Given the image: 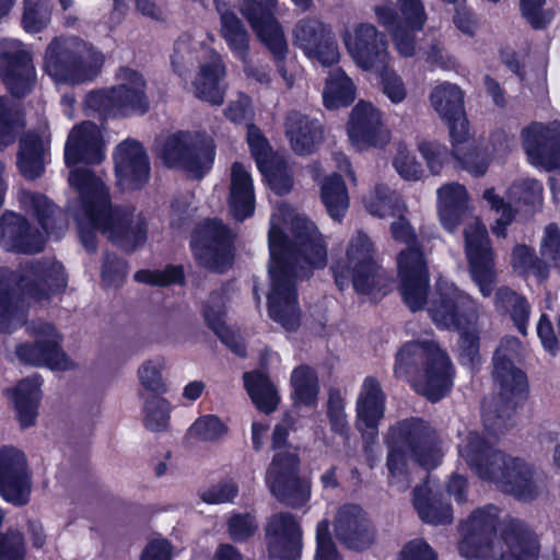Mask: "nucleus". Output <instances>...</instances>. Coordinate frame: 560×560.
Here are the masks:
<instances>
[{
	"label": "nucleus",
	"instance_id": "f257e3e1",
	"mask_svg": "<svg viewBox=\"0 0 560 560\" xmlns=\"http://www.w3.org/2000/svg\"><path fill=\"white\" fill-rule=\"evenodd\" d=\"M104 158L102 131L94 122H82L70 131L65 147V160L69 167H73L68 180L75 197L70 199L68 209L89 250L95 247L96 231L127 249H132L144 241L143 221L135 217L128 207L113 208L108 188L101 176L78 166L80 163L98 164Z\"/></svg>",
	"mask_w": 560,
	"mask_h": 560
},
{
	"label": "nucleus",
	"instance_id": "f03ea898",
	"mask_svg": "<svg viewBox=\"0 0 560 560\" xmlns=\"http://www.w3.org/2000/svg\"><path fill=\"white\" fill-rule=\"evenodd\" d=\"M269 252V315L287 330H294L300 323L295 280L326 266L323 236L313 222L280 205L270 219Z\"/></svg>",
	"mask_w": 560,
	"mask_h": 560
},
{
	"label": "nucleus",
	"instance_id": "7ed1b4c3",
	"mask_svg": "<svg viewBox=\"0 0 560 560\" xmlns=\"http://www.w3.org/2000/svg\"><path fill=\"white\" fill-rule=\"evenodd\" d=\"M498 510L475 511L462 525L459 553L467 560H537L536 536L520 521L510 520L497 533Z\"/></svg>",
	"mask_w": 560,
	"mask_h": 560
},
{
	"label": "nucleus",
	"instance_id": "20e7f679",
	"mask_svg": "<svg viewBox=\"0 0 560 560\" xmlns=\"http://www.w3.org/2000/svg\"><path fill=\"white\" fill-rule=\"evenodd\" d=\"M458 453L481 478L518 500H533L542 488L529 465L492 451L478 433L469 432L458 445Z\"/></svg>",
	"mask_w": 560,
	"mask_h": 560
},
{
	"label": "nucleus",
	"instance_id": "39448f33",
	"mask_svg": "<svg viewBox=\"0 0 560 560\" xmlns=\"http://www.w3.org/2000/svg\"><path fill=\"white\" fill-rule=\"evenodd\" d=\"M478 308L477 301L442 278L438 280L435 294L428 308L438 327L459 332V360L469 369H474L480 361Z\"/></svg>",
	"mask_w": 560,
	"mask_h": 560
},
{
	"label": "nucleus",
	"instance_id": "423d86ee",
	"mask_svg": "<svg viewBox=\"0 0 560 560\" xmlns=\"http://www.w3.org/2000/svg\"><path fill=\"white\" fill-rule=\"evenodd\" d=\"M387 444L389 483L405 491L410 483L408 459L431 469L442 459L443 452L435 432L422 420L410 419L390 428Z\"/></svg>",
	"mask_w": 560,
	"mask_h": 560
},
{
	"label": "nucleus",
	"instance_id": "0eeeda50",
	"mask_svg": "<svg viewBox=\"0 0 560 560\" xmlns=\"http://www.w3.org/2000/svg\"><path fill=\"white\" fill-rule=\"evenodd\" d=\"M395 375L431 401L444 397L453 385V366L434 341H410L397 353Z\"/></svg>",
	"mask_w": 560,
	"mask_h": 560
},
{
	"label": "nucleus",
	"instance_id": "6e6552de",
	"mask_svg": "<svg viewBox=\"0 0 560 560\" xmlns=\"http://www.w3.org/2000/svg\"><path fill=\"white\" fill-rule=\"evenodd\" d=\"M19 200L25 210L36 215L42 231L33 230L21 215L7 212L0 219V246L8 250L35 253L43 249L46 237L61 236L67 228L66 222L46 197L22 190Z\"/></svg>",
	"mask_w": 560,
	"mask_h": 560
},
{
	"label": "nucleus",
	"instance_id": "1a4fd4ad",
	"mask_svg": "<svg viewBox=\"0 0 560 560\" xmlns=\"http://www.w3.org/2000/svg\"><path fill=\"white\" fill-rule=\"evenodd\" d=\"M66 284L62 266L57 262L47 270L33 268L19 280L13 272L0 268V332H12L23 324L24 312L20 306L22 300L40 303Z\"/></svg>",
	"mask_w": 560,
	"mask_h": 560
},
{
	"label": "nucleus",
	"instance_id": "9d476101",
	"mask_svg": "<svg viewBox=\"0 0 560 560\" xmlns=\"http://www.w3.org/2000/svg\"><path fill=\"white\" fill-rule=\"evenodd\" d=\"M331 271L340 290L352 283L358 294L371 301L378 300L387 292V278L374 260L372 242L363 233L350 238L345 254L334 260Z\"/></svg>",
	"mask_w": 560,
	"mask_h": 560
},
{
	"label": "nucleus",
	"instance_id": "9b49d317",
	"mask_svg": "<svg viewBox=\"0 0 560 560\" xmlns=\"http://www.w3.org/2000/svg\"><path fill=\"white\" fill-rule=\"evenodd\" d=\"M104 56L77 37H56L47 46L43 69L56 84L75 85L92 80Z\"/></svg>",
	"mask_w": 560,
	"mask_h": 560
},
{
	"label": "nucleus",
	"instance_id": "f8f14e48",
	"mask_svg": "<svg viewBox=\"0 0 560 560\" xmlns=\"http://www.w3.org/2000/svg\"><path fill=\"white\" fill-rule=\"evenodd\" d=\"M290 421L277 424L272 434L276 451L266 474V483L270 492L281 502L300 508L311 497L310 483L299 477L300 459L298 450L287 444Z\"/></svg>",
	"mask_w": 560,
	"mask_h": 560
},
{
	"label": "nucleus",
	"instance_id": "ddd939ff",
	"mask_svg": "<svg viewBox=\"0 0 560 560\" xmlns=\"http://www.w3.org/2000/svg\"><path fill=\"white\" fill-rule=\"evenodd\" d=\"M392 223V234L407 248L398 256V276L401 281V295L411 311L420 310L427 298L429 276L423 254L417 237L404 214H398Z\"/></svg>",
	"mask_w": 560,
	"mask_h": 560
},
{
	"label": "nucleus",
	"instance_id": "4468645a",
	"mask_svg": "<svg viewBox=\"0 0 560 560\" xmlns=\"http://www.w3.org/2000/svg\"><path fill=\"white\" fill-rule=\"evenodd\" d=\"M163 162L173 168L200 178L210 168L214 160V145L210 139L198 133L176 132L168 136L160 149Z\"/></svg>",
	"mask_w": 560,
	"mask_h": 560
},
{
	"label": "nucleus",
	"instance_id": "2eb2a0df",
	"mask_svg": "<svg viewBox=\"0 0 560 560\" xmlns=\"http://www.w3.org/2000/svg\"><path fill=\"white\" fill-rule=\"evenodd\" d=\"M465 253L471 280L485 298L491 295L497 282L494 254L482 222L470 217L465 230Z\"/></svg>",
	"mask_w": 560,
	"mask_h": 560
},
{
	"label": "nucleus",
	"instance_id": "dca6fc26",
	"mask_svg": "<svg viewBox=\"0 0 560 560\" xmlns=\"http://www.w3.org/2000/svg\"><path fill=\"white\" fill-rule=\"evenodd\" d=\"M241 12L248 20L257 37L269 48L278 60L279 71L288 86L293 84V75L288 74L282 59L288 45L281 26L273 18L277 0H242Z\"/></svg>",
	"mask_w": 560,
	"mask_h": 560
},
{
	"label": "nucleus",
	"instance_id": "f3484780",
	"mask_svg": "<svg viewBox=\"0 0 560 560\" xmlns=\"http://www.w3.org/2000/svg\"><path fill=\"white\" fill-rule=\"evenodd\" d=\"M346 131L351 147L360 152L372 148L382 149L390 140L382 112L366 101H359L351 109Z\"/></svg>",
	"mask_w": 560,
	"mask_h": 560
},
{
	"label": "nucleus",
	"instance_id": "a211bd4d",
	"mask_svg": "<svg viewBox=\"0 0 560 560\" xmlns=\"http://www.w3.org/2000/svg\"><path fill=\"white\" fill-rule=\"evenodd\" d=\"M27 330L35 338V343H24L16 348V357L21 362L45 365L55 371H67L75 366L74 362L59 348L60 337L52 325L32 324Z\"/></svg>",
	"mask_w": 560,
	"mask_h": 560
},
{
	"label": "nucleus",
	"instance_id": "6ab92c4d",
	"mask_svg": "<svg viewBox=\"0 0 560 560\" xmlns=\"http://www.w3.org/2000/svg\"><path fill=\"white\" fill-rule=\"evenodd\" d=\"M343 44L354 63L371 71L383 70L389 60L385 35L370 23H360L343 34Z\"/></svg>",
	"mask_w": 560,
	"mask_h": 560
},
{
	"label": "nucleus",
	"instance_id": "aec40b11",
	"mask_svg": "<svg viewBox=\"0 0 560 560\" xmlns=\"http://www.w3.org/2000/svg\"><path fill=\"white\" fill-rule=\"evenodd\" d=\"M0 77L14 96L25 95L34 85L36 72L32 52L20 40L0 38Z\"/></svg>",
	"mask_w": 560,
	"mask_h": 560
},
{
	"label": "nucleus",
	"instance_id": "412c9836",
	"mask_svg": "<svg viewBox=\"0 0 560 560\" xmlns=\"http://www.w3.org/2000/svg\"><path fill=\"white\" fill-rule=\"evenodd\" d=\"M191 247L198 262L210 270L222 272L232 264V234L218 220L207 221L197 231Z\"/></svg>",
	"mask_w": 560,
	"mask_h": 560
},
{
	"label": "nucleus",
	"instance_id": "4be33fe9",
	"mask_svg": "<svg viewBox=\"0 0 560 560\" xmlns=\"http://www.w3.org/2000/svg\"><path fill=\"white\" fill-rule=\"evenodd\" d=\"M0 494L15 505L28 502L31 480L24 453L13 446L0 448Z\"/></svg>",
	"mask_w": 560,
	"mask_h": 560
},
{
	"label": "nucleus",
	"instance_id": "5701e85b",
	"mask_svg": "<svg viewBox=\"0 0 560 560\" xmlns=\"http://www.w3.org/2000/svg\"><path fill=\"white\" fill-rule=\"evenodd\" d=\"M214 3L220 15V34L233 55L243 62V69L247 78L260 83L268 82V73L264 69L254 67L248 60L249 35L241 20L225 1L214 0Z\"/></svg>",
	"mask_w": 560,
	"mask_h": 560
},
{
	"label": "nucleus",
	"instance_id": "b1692460",
	"mask_svg": "<svg viewBox=\"0 0 560 560\" xmlns=\"http://www.w3.org/2000/svg\"><path fill=\"white\" fill-rule=\"evenodd\" d=\"M523 142L529 162L547 171L560 167V124L546 127L533 124L523 131Z\"/></svg>",
	"mask_w": 560,
	"mask_h": 560
},
{
	"label": "nucleus",
	"instance_id": "393cba45",
	"mask_svg": "<svg viewBox=\"0 0 560 560\" xmlns=\"http://www.w3.org/2000/svg\"><path fill=\"white\" fill-rule=\"evenodd\" d=\"M117 185L121 190L138 189L148 183L150 163L142 145L133 140L121 142L115 151Z\"/></svg>",
	"mask_w": 560,
	"mask_h": 560
},
{
	"label": "nucleus",
	"instance_id": "a878e982",
	"mask_svg": "<svg viewBox=\"0 0 560 560\" xmlns=\"http://www.w3.org/2000/svg\"><path fill=\"white\" fill-rule=\"evenodd\" d=\"M269 555L283 560H294L301 550L302 533L291 514H273L266 527Z\"/></svg>",
	"mask_w": 560,
	"mask_h": 560
},
{
	"label": "nucleus",
	"instance_id": "bb28decb",
	"mask_svg": "<svg viewBox=\"0 0 560 560\" xmlns=\"http://www.w3.org/2000/svg\"><path fill=\"white\" fill-rule=\"evenodd\" d=\"M335 535L348 548L363 550L374 541V529L358 505L342 506L336 517Z\"/></svg>",
	"mask_w": 560,
	"mask_h": 560
},
{
	"label": "nucleus",
	"instance_id": "cd10ccee",
	"mask_svg": "<svg viewBox=\"0 0 560 560\" xmlns=\"http://www.w3.org/2000/svg\"><path fill=\"white\" fill-rule=\"evenodd\" d=\"M207 59L200 62L199 70L191 82V91L196 97L212 105H221L225 89L222 81L225 66L215 50H209Z\"/></svg>",
	"mask_w": 560,
	"mask_h": 560
},
{
	"label": "nucleus",
	"instance_id": "c85d7f7f",
	"mask_svg": "<svg viewBox=\"0 0 560 560\" xmlns=\"http://www.w3.org/2000/svg\"><path fill=\"white\" fill-rule=\"evenodd\" d=\"M384 411L385 395L380 383L373 377H366L357 399V427L364 438H375Z\"/></svg>",
	"mask_w": 560,
	"mask_h": 560
},
{
	"label": "nucleus",
	"instance_id": "c756f323",
	"mask_svg": "<svg viewBox=\"0 0 560 560\" xmlns=\"http://www.w3.org/2000/svg\"><path fill=\"white\" fill-rule=\"evenodd\" d=\"M121 116L144 114L149 108L143 77L128 68L117 74V85L112 88Z\"/></svg>",
	"mask_w": 560,
	"mask_h": 560
},
{
	"label": "nucleus",
	"instance_id": "7c9ffc66",
	"mask_svg": "<svg viewBox=\"0 0 560 560\" xmlns=\"http://www.w3.org/2000/svg\"><path fill=\"white\" fill-rule=\"evenodd\" d=\"M450 126V135L453 142V154L462 166L475 176L483 175L488 167V160L483 152L470 149L468 143V121L462 112L453 118L445 120Z\"/></svg>",
	"mask_w": 560,
	"mask_h": 560
},
{
	"label": "nucleus",
	"instance_id": "2f4dec72",
	"mask_svg": "<svg viewBox=\"0 0 560 560\" xmlns=\"http://www.w3.org/2000/svg\"><path fill=\"white\" fill-rule=\"evenodd\" d=\"M228 203L232 215L243 221L254 214L255 187L247 167L235 162L231 166Z\"/></svg>",
	"mask_w": 560,
	"mask_h": 560
},
{
	"label": "nucleus",
	"instance_id": "473e14b6",
	"mask_svg": "<svg viewBox=\"0 0 560 560\" xmlns=\"http://www.w3.org/2000/svg\"><path fill=\"white\" fill-rule=\"evenodd\" d=\"M493 377L503 402L516 405L525 399L528 389L525 374L501 355L500 350L494 354Z\"/></svg>",
	"mask_w": 560,
	"mask_h": 560
},
{
	"label": "nucleus",
	"instance_id": "72a5a7b5",
	"mask_svg": "<svg viewBox=\"0 0 560 560\" xmlns=\"http://www.w3.org/2000/svg\"><path fill=\"white\" fill-rule=\"evenodd\" d=\"M439 218L445 230L454 232L470 214L468 195L460 184H447L438 190Z\"/></svg>",
	"mask_w": 560,
	"mask_h": 560
},
{
	"label": "nucleus",
	"instance_id": "f704fd0d",
	"mask_svg": "<svg viewBox=\"0 0 560 560\" xmlns=\"http://www.w3.org/2000/svg\"><path fill=\"white\" fill-rule=\"evenodd\" d=\"M213 36L206 33L194 35H183L174 44L171 56V65L178 75H184L192 63L198 60L207 59V52L212 50L209 44L213 42Z\"/></svg>",
	"mask_w": 560,
	"mask_h": 560
},
{
	"label": "nucleus",
	"instance_id": "c9c22d12",
	"mask_svg": "<svg viewBox=\"0 0 560 560\" xmlns=\"http://www.w3.org/2000/svg\"><path fill=\"white\" fill-rule=\"evenodd\" d=\"M284 128L292 149L299 154L311 153L323 138L320 125L299 112L288 114Z\"/></svg>",
	"mask_w": 560,
	"mask_h": 560
},
{
	"label": "nucleus",
	"instance_id": "e433bc0d",
	"mask_svg": "<svg viewBox=\"0 0 560 560\" xmlns=\"http://www.w3.org/2000/svg\"><path fill=\"white\" fill-rule=\"evenodd\" d=\"M374 13L380 25L385 27L393 37L395 47L399 55L410 57L416 51L415 33L397 21L395 11L390 3H382L374 7Z\"/></svg>",
	"mask_w": 560,
	"mask_h": 560
},
{
	"label": "nucleus",
	"instance_id": "4c0bfd02",
	"mask_svg": "<svg viewBox=\"0 0 560 560\" xmlns=\"http://www.w3.org/2000/svg\"><path fill=\"white\" fill-rule=\"evenodd\" d=\"M40 385V377L33 375L20 382L12 392V399L22 427L32 425L36 419Z\"/></svg>",
	"mask_w": 560,
	"mask_h": 560
},
{
	"label": "nucleus",
	"instance_id": "58836bf2",
	"mask_svg": "<svg viewBox=\"0 0 560 560\" xmlns=\"http://www.w3.org/2000/svg\"><path fill=\"white\" fill-rule=\"evenodd\" d=\"M47 144V139L33 133L21 140L18 165L25 177L33 179L43 173Z\"/></svg>",
	"mask_w": 560,
	"mask_h": 560
},
{
	"label": "nucleus",
	"instance_id": "ea45409f",
	"mask_svg": "<svg viewBox=\"0 0 560 560\" xmlns=\"http://www.w3.org/2000/svg\"><path fill=\"white\" fill-rule=\"evenodd\" d=\"M244 383L253 402L260 411L270 413L277 408L280 396L266 374L261 372L245 373Z\"/></svg>",
	"mask_w": 560,
	"mask_h": 560
},
{
	"label": "nucleus",
	"instance_id": "a19ab883",
	"mask_svg": "<svg viewBox=\"0 0 560 560\" xmlns=\"http://www.w3.org/2000/svg\"><path fill=\"white\" fill-rule=\"evenodd\" d=\"M355 97V88L352 80L341 69H335L327 78L323 100L329 109L348 106Z\"/></svg>",
	"mask_w": 560,
	"mask_h": 560
},
{
	"label": "nucleus",
	"instance_id": "79ce46f5",
	"mask_svg": "<svg viewBox=\"0 0 560 560\" xmlns=\"http://www.w3.org/2000/svg\"><path fill=\"white\" fill-rule=\"evenodd\" d=\"M205 319L219 338L236 354L244 355L245 348L238 335L225 326L223 322L224 308L218 296H212L205 308Z\"/></svg>",
	"mask_w": 560,
	"mask_h": 560
},
{
	"label": "nucleus",
	"instance_id": "37998d69",
	"mask_svg": "<svg viewBox=\"0 0 560 560\" xmlns=\"http://www.w3.org/2000/svg\"><path fill=\"white\" fill-rule=\"evenodd\" d=\"M320 198L334 220L339 221L345 217L349 208V195L340 176L332 175L320 183Z\"/></svg>",
	"mask_w": 560,
	"mask_h": 560
},
{
	"label": "nucleus",
	"instance_id": "c03bdc74",
	"mask_svg": "<svg viewBox=\"0 0 560 560\" xmlns=\"http://www.w3.org/2000/svg\"><path fill=\"white\" fill-rule=\"evenodd\" d=\"M292 396L295 404L313 407L319 393L318 377L315 371L306 365L295 368L290 378Z\"/></svg>",
	"mask_w": 560,
	"mask_h": 560
},
{
	"label": "nucleus",
	"instance_id": "a18cd8bd",
	"mask_svg": "<svg viewBox=\"0 0 560 560\" xmlns=\"http://www.w3.org/2000/svg\"><path fill=\"white\" fill-rule=\"evenodd\" d=\"M431 105L444 120L464 112V95L462 90L452 83L436 85L430 94Z\"/></svg>",
	"mask_w": 560,
	"mask_h": 560
},
{
	"label": "nucleus",
	"instance_id": "49530a36",
	"mask_svg": "<svg viewBox=\"0 0 560 560\" xmlns=\"http://www.w3.org/2000/svg\"><path fill=\"white\" fill-rule=\"evenodd\" d=\"M430 492L428 483L416 488L413 492V505L421 520L436 525L451 523L453 520L451 506L430 499Z\"/></svg>",
	"mask_w": 560,
	"mask_h": 560
},
{
	"label": "nucleus",
	"instance_id": "de8ad7c7",
	"mask_svg": "<svg viewBox=\"0 0 560 560\" xmlns=\"http://www.w3.org/2000/svg\"><path fill=\"white\" fill-rule=\"evenodd\" d=\"M366 210L376 217H396L404 214L406 206L401 198L388 187L380 185L365 200Z\"/></svg>",
	"mask_w": 560,
	"mask_h": 560
},
{
	"label": "nucleus",
	"instance_id": "09e8293b",
	"mask_svg": "<svg viewBox=\"0 0 560 560\" xmlns=\"http://www.w3.org/2000/svg\"><path fill=\"white\" fill-rule=\"evenodd\" d=\"M494 304L498 311L511 315L520 332L526 334L529 307L523 296L509 288H500L495 293Z\"/></svg>",
	"mask_w": 560,
	"mask_h": 560
},
{
	"label": "nucleus",
	"instance_id": "8fccbe9b",
	"mask_svg": "<svg viewBox=\"0 0 560 560\" xmlns=\"http://www.w3.org/2000/svg\"><path fill=\"white\" fill-rule=\"evenodd\" d=\"M330 28L317 19L305 18L298 22L293 30L294 44L301 48L304 54L312 51L316 45H319L329 33Z\"/></svg>",
	"mask_w": 560,
	"mask_h": 560
},
{
	"label": "nucleus",
	"instance_id": "3c124183",
	"mask_svg": "<svg viewBox=\"0 0 560 560\" xmlns=\"http://www.w3.org/2000/svg\"><path fill=\"white\" fill-rule=\"evenodd\" d=\"M511 264L514 271L520 275L534 276L538 280H545L548 277L547 267L541 258H537L535 252L525 245L514 247Z\"/></svg>",
	"mask_w": 560,
	"mask_h": 560
},
{
	"label": "nucleus",
	"instance_id": "603ef678",
	"mask_svg": "<svg viewBox=\"0 0 560 560\" xmlns=\"http://www.w3.org/2000/svg\"><path fill=\"white\" fill-rule=\"evenodd\" d=\"M49 0H24L23 28L27 33H38L47 27L51 18Z\"/></svg>",
	"mask_w": 560,
	"mask_h": 560
},
{
	"label": "nucleus",
	"instance_id": "864d4df0",
	"mask_svg": "<svg viewBox=\"0 0 560 560\" xmlns=\"http://www.w3.org/2000/svg\"><path fill=\"white\" fill-rule=\"evenodd\" d=\"M84 110L88 115L100 118L121 116L112 88L88 93L84 100Z\"/></svg>",
	"mask_w": 560,
	"mask_h": 560
},
{
	"label": "nucleus",
	"instance_id": "5fc2aeb1",
	"mask_svg": "<svg viewBox=\"0 0 560 560\" xmlns=\"http://www.w3.org/2000/svg\"><path fill=\"white\" fill-rule=\"evenodd\" d=\"M165 359L155 357L144 361L138 369V378L141 385L149 392L163 394L166 392V385L162 377V371L165 369Z\"/></svg>",
	"mask_w": 560,
	"mask_h": 560
},
{
	"label": "nucleus",
	"instance_id": "6e6d98bb",
	"mask_svg": "<svg viewBox=\"0 0 560 560\" xmlns=\"http://www.w3.org/2000/svg\"><path fill=\"white\" fill-rule=\"evenodd\" d=\"M22 126L21 113L3 97H0V150L13 142Z\"/></svg>",
	"mask_w": 560,
	"mask_h": 560
},
{
	"label": "nucleus",
	"instance_id": "4d7b16f0",
	"mask_svg": "<svg viewBox=\"0 0 560 560\" xmlns=\"http://www.w3.org/2000/svg\"><path fill=\"white\" fill-rule=\"evenodd\" d=\"M539 253L548 271L553 268L560 272V230L556 224L550 223L545 228Z\"/></svg>",
	"mask_w": 560,
	"mask_h": 560
},
{
	"label": "nucleus",
	"instance_id": "13d9d810",
	"mask_svg": "<svg viewBox=\"0 0 560 560\" xmlns=\"http://www.w3.org/2000/svg\"><path fill=\"white\" fill-rule=\"evenodd\" d=\"M393 166L405 180L416 182L423 177L424 171L421 164L417 161L412 151L404 143L396 145Z\"/></svg>",
	"mask_w": 560,
	"mask_h": 560
},
{
	"label": "nucleus",
	"instance_id": "bf43d9fd",
	"mask_svg": "<svg viewBox=\"0 0 560 560\" xmlns=\"http://www.w3.org/2000/svg\"><path fill=\"white\" fill-rule=\"evenodd\" d=\"M172 406L162 397H152L144 405V424L152 431L166 430L170 423Z\"/></svg>",
	"mask_w": 560,
	"mask_h": 560
},
{
	"label": "nucleus",
	"instance_id": "052dcab7",
	"mask_svg": "<svg viewBox=\"0 0 560 560\" xmlns=\"http://www.w3.org/2000/svg\"><path fill=\"white\" fill-rule=\"evenodd\" d=\"M225 433L226 427L213 415L199 417L188 430L189 438L202 442L215 441Z\"/></svg>",
	"mask_w": 560,
	"mask_h": 560
},
{
	"label": "nucleus",
	"instance_id": "680f3d73",
	"mask_svg": "<svg viewBox=\"0 0 560 560\" xmlns=\"http://www.w3.org/2000/svg\"><path fill=\"white\" fill-rule=\"evenodd\" d=\"M399 14L395 12L396 19L402 26L412 31L422 30L427 15L421 0H397Z\"/></svg>",
	"mask_w": 560,
	"mask_h": 560
},
{
	"label": "nucleus",
	"instance_id": "e2e57ef3",
	"mask_svg": "<svg viewBox=\"0 0 560 560\" xmlns=\"http://www.w3.org/2000/svg\"><path fill=\"white\" fill-rule=\"evenodd\" d=\"M418 150L433 175L440 174L450 160L447 148L435 141L422 140L418 143Z\"/></svg>",
	"mask_w": 560,
	"mask_h": 560
},
{
	"label": "nucleus",
	"instance_id": "0e129e2a",
	"mask_svg": "<svg viewBox=\"0 0 560 560\" xmlns=\"http://www.w3.org/2000/svg\"><path fill=\"white\" fill-rule=\"evenodd\" d=\"M247 142L260 171H265L266 166L272 164L273 161H276L269 143L264 138L259 129L252 125L247 128Z\"/></svg>",
	"mask_w": 560,
	"mask_h": 560
},
{
	"label": "nucleus",
	"instance_id": "69168bd1",
	"mask_svg": "<svg viewBox=\"0 0 560 560\" xmlns=\"http://www.w3.org/2000/svg\"><path fill=\"white\" fill-rule=\"evenodd\" d=\"M483 198L488 201L491 209L498 214L495 223L492 226V233L499 237H504L506 234V226L513 220L511 207L497 196L493 189H487L483 194Z\"/></svg>",
	"mask_w": 560,
	"mask_h": 560
},
{
	"label": "nucleus",
	"instance_id": "338daca9",
	"mask_svg": "<svg viewBox=\"0 0 560 560\" xmlns=\"http://www.w3.org/2000/svg\"><path fill=\"white\" fill-rule=\"evenodd\" d=\"M266 177L270 188L278 195L288 192L292 187V178L284 163L273 161L272 164L266 166L265 171H260Z\"/></svg>",
	"mask_w": 560,
	"mask_h": 560
},
{
	"label": "nucleus",
	"instance_id": "774afa93",
	"mask_svg": "<svg viewBox=\"0 0 560 560\" xmlns=\"http://www.w3.org/2000/svg\"><path fill=\"white\" fill-rule=\"evenodd\" d=\"M305 55L311 60L325 67L337 63L340 59L339 48L331 32L320 40L319 45H316L312 51H307Z\"/></svg>",
	"mask_w": 560,
	"mask_h": 560
}]
</instances>
